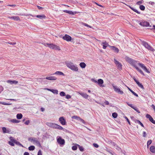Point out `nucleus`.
Returning a JSON list of instances; mask_svg holds the SVG:
<instances>
[{
    "mask_svg": "<svg viewBox=\"0 0 155 155\" xmlns=\"http://www.w3.org/2000/svg\"><path fill=\"white\" fill-rule=\"evenodd\" d=\"M125 59L127 62L134 66L135 68L136 67H137V64L139 65V64L140 63L137 61L134 60L127 56L125 57Z\"/></svg>",
    "mask_w": 155,
    "mask_h": 155,
    "instance_id": "obj_1",
    "label": "nucleus"
},
{
    "mask_svg": "<svg viewBox=\"0 0 155 155\" xmlns=\"http://www.w3.org/2000/svg\"><path fill=\"white\" fill-rule=\"evenodd\" d=\"M66 64L67 67L72 70L75 71H78V68L76 64L71 62H67Z\"/></svg>",
    "mask_w": 155,
    "mask_h": 155,
    "instance_id": "obj_2",
    "label": "nucleus"
},
{
    "mask_svg": "<svg viewBox=\"0 0 155 155\" xmlns=\"http://www.w3.org/2000/svg\"><path fill=\"white\" fill-rule=\"evenodd\" d=\"M46 125L48 127L54 128V129H58L59 130H64V129L63 127L55 123L48 122L46 124Z\"/></svg>",
    "mask_w": 155,
    "mask_h": 155,
    "instance_id": "obj_3",
    "label": "nucleus"
},
{
    "mask_svg": "<svg viewBox=\"0 0 155 155\" xmlns=\"http://www.w3.org/2000/svg\"><path fill=\"white\" fill-rule=\"evenodd\" d=\"M143 45L147 49L149 50H150L152 51H154L155 50L151 46L149 45L148 43L144 41H143L142 42Z\"/></svg>",
    "mask_w": 155,
    "mask_h": 155,
    "instance_id": "obj_4",
    "label": "nucleus"
},
{
    "mask_svg": "<svg viewBox=\"0 0 155 155\" xmlns=\"http://www.w3.org/2000/svg\"><path fill=\"white\" fill-rule=\"evenodd\" d=\"M47 45L49 48L53 49H55L58 50H61L60 47L59 46L55 45L52 44H49V43H47Z\"/></svg>",
    "mask_w": 155,
    "mask_h": 155,
    "instance_id": "obj_5",
    "label": "nucleus"
},
{
    "mask_svg": "<svg viewBox=\"0 0 155 155\" xmlns=\"http://www.w3.org/2000/svg\"><path fill=\"white\" fill-rule=\"evenodd\" d=\"M57 142L58 143L62 145H64L65 143V141L64 139H62L60 137L58 136L57 137Z\"/></svg>",
    "mask_w": 155,
    "mask_h": 155,
    "instance_id": "obj_6",
    "label": "nucleus"
},
{
    "mask_svg": "<svg viewBox=\"0 0 155 155\" xmlns=\"http://www.w3.org/2000/svg\"><path fill=\"white\" fill-rule=\"evenodd\" d=\"M28 140L31 142H33V143H35L39 146H41L40 142L35 137H30L28 138Z\"/></svg>",
    "mask_w": 155,
    "mask_h": 155,
    "instance_id": "obj_7",
    "label": "nucleus"
},
{
    "mask_svg": "<svg viewBox=\"0 0 155 155\" xmlns=\"http://www.w3.org/2000/svg\"><path fill=\"white\" fill-rule=\"evenodd\" d=\"M112 86L114 91L116 92L121 94H123V91H121L120 88H117V87L114 85L113 84L112 85Z\"/></svg>",
    "mask_w": 155,
    "mask_h": 155,
    "instance_id": "obj_8",
    "label": "nucleus"
},
{
    "mask_svg": "<svg viewBox=\"0 0 155 155\" xmlns=\"http://www.w3.org/2000/svg\"><path fill=\"white\" fill-rule=\"evenodd\" d=\"M139 24L143 27H151V26L150 25L149 23L146 21H144L141 22H140L139 23Z\"/></svg>",
    "mask_w": 155,
    "mask_h": 155,
    "instance_id": "obj_9",
    "label": "nucleus"
},
{
    "mask_svg": "<svg viewBox=\"0 0 155 155\" xmlns=\"http://www.w3.org/2000/svg\"><path fill=\"white\" fill-rule=\"evenodd\" d=\"M59 121L62 125H65L66 124V121L63 117H61L59 118Z\"/></svg>",
    "mask_w": 155,
    "mask_h": 155,
    "instance_id": "obj_10",
    "label": "nucleus"
},
{
    "mask_svg": "<svg viewBox=\"0 0 155 155\" xmlns=\"http://www.w3.org/2000/svg\"><path fill=\"white\" fill-rule=\"evenodd\" d=\"M72 118L73 119L77 120H80L83 124L85 123L83 119H81L80 117H78L77 116H72Z\"/></svg>",
    "mask_w": 155,
    "mask_h": 155,
    "instance_id": "obj_11",
    "label": "nucleus"
},
{
    "mask_svg": "<svg viewBox=\"0 0 155 155\" xmlns=\"http://www.w3.org/2000/svg\"><path fill=\"white\" fill-rule=\"evenodd\" d=\"M63 39L67 41H70L71 40V37L69 35L66 34L63 37Z\"/></svg>",
    "mask_w": 155,
    "mask_h": 155,
    "instance_id": "obj_12",
    "label": "nucleus"
},
{
    "mask_svg": "<svg viewBox=\"0 0 155 155\" xmlns=\"http://www.w3.org/2000/svg\"><path fill=\"white\" fill-rule=\"evenodd\" d=\"M114 63L118 68L120 69H121L122 65L119 62L117 61L115 58L114 59Z\"/></svg>",
    "mask_w": 155,
    "mask_h": 155,
    "instance_id": "obj_13",
    "label": "nucleus"
},
{
    "mask_svg": "<svg viewBox=\"0 0 155 155\" xmlns=\"http://www.w3.org/2000/svg\"><path fill=\"white\" fill-rule=\"evenodd\" d=\"M139 66L144 71H145L146 72L149 73L150 71L147 69V68L144 66V65L141 63L139 64Z\"/></svg>",
    "mask_w": 155,
    "mask_h": 155,
    "instance_id": "obj_14",
    "label": "nucleus"
},
{
    "mask_svg": "<svg viewBox=\"0 0 155 155\" xmlns=\"http://www.w3.org/2000/svg\"><path fill=\"white\" fill-rule=\"evenodd\" d=\"M101 45L103 46V48L104 49H106L107 47L109 46L110 47V46H111L109 45L108 43L106 41L102 42Z\"/></svg>",
    "mask_w": 155,
    "mask_h": 155,
    "instance_id": "obj_15",
    "label": "nucleus"
},
{
    "mask_svg": "<svg viewBox=\"0 0 155 155\" xmlns=\"http://www.w3.org/2000/svg\"><path fill=\"white\" fill-rule=\"evenodd\" d=\"M8 18L11 19H13L15 21H19L20 20L19 17L18 16H12L11 17L8 16Z\"/></svg>",
    "mask_w": 155,
    "mask_h": 155,
    "instance_id": "obj_16",
    "label": "nucleus"
},
{
    "mask_svg": "<svg viewBox=\"0 0 155 155\" xmlns=\"http://www.w3.org/2000/svg\"><path fill=\"white\" fill-rule=\"evenodd\" d=\"M79 94L83 97L87 99L88 98L89 95L86 93L83 92H79Z\"/></svg>",
    "mask_w": 155,
    "mask_h": 155,
    "instance_id": "obj_17",
    "label": "nucleus"
},
{
    "mask_svg": "<svg viewBox=\"0 0 155 155\" xmlns=\"http://www.w3.org/2000/svg\"><path fill=\"white\" fill-rule=\"evenodd\" d=\"M110 48L112 50L114 51L115 52L118 53L119 51V50L117 48L113 46H111Z\"/></svg>",
    "mask_w": 155,
    "mask_h": 155,
    "instance_id": "obj_18",
    "label": "nucleus"
},
{
    "mask_svg": "<svg viewBox=\"0 0 155 155\" xmlns=\"http://www.w3.org/2000/svg\"><path fill=\"white\" fill-rule=\"evenodd\" d=\"M45 78L50 80H55L57 79L54 76L47 77Z\"/></svg>",
    "mask_w": 155,
    "mask_h": 155,
    "instance_id": "obj_19",
    "label": "nucleus"
},
{
    "mask_svg": "<svg viewBox=\"0 0 155 155\" xmlns=\"http://www.w3.org/2000/svg\"><path fill=\"white\" fill-rule=\"evenodd\" d=\"M63 12H64L65 13H68L69 14L72 15H74V14L76 13V12H75L74 13L73 12H72L71 11H68L67 10H64L63 11Z\"/></svg>",
    "mask_w": 155,
    "mask_h": 155,
    "instance_id": "obj_20",
    "label": "nucleus"
},
{
    "mask_svg": "<svg viewBox=\"0 0 155 155\" xmlns=\"http://www.w3.org/2000/svg\"><path fill=\"white\" fill-rule=\"evenodd\" d=\"M150 151L153 153H155V146H152L150 147Z\"/></svg>",
    "mask_w": 155,
    "mask_h": 155,
    "instance_id": "obj_21",
    "label": "nucleus"
},
{
    "mask_svg": "<svg viewBox=\"0 0 155 155\" xmlns=\"http://www.w3.org/2000/svg\"><path fill=\"white\" fill-rule=\"evenodd\" d=\"M10 122L13 123H18L20 122V121L17 120L16 119H13L9 120Z\"/></svg>",
    "mask_w": 155,
    "mask_h": 155,
    "instance_id": "obj_22",
    "label": "nucleus"
},
{
    "mask_svg": "<svg viewBox=\"0 0 155 155\" xmlns=\"http://www.w3.org/2000/svg\"><path fill=\"white\" fill-rule=\"evenodd\" d=\"M36 17L41 19H45L46 18V16L44 15H36Z\"/></svg>",
    "mask_w": 155,
    "mask_h": 155,
    "instance_id": "obj_23",
    "label": "nucleus"
},
{
    "mask_svg": "<svg viewBox=\"0 0 155 155\" xmlns=\"http://www.w3.org/2000/svg\"><path fill=\"white\" fill-rule=\"evenodd\" d=\"M53 74V75L57 74V75H64V74L62 72H61L60 71H57L55 73H54Z\"/></svg>",
    "mask_w": 155,
    "mask_h": 155,
    "instance_id": "obj_24",
    "label": "nucleus"
},
{
    "mask_svg": "<svg viewBox=\"0 0 155 155\" xmlns=\"http://www.w3.org/2000/svg\"><path fill=\"white\" fill-rule=\"evenodd\" d=\"M97 83L99 85L102 84L104 83L103 80L102 79H99L98 80V81H97Z\"/></svg>",
    "mask_w": 155,
    "mask_h": 155,
    "instance_id": "obj_25",
    "label": "nucleus"
},
{
    "mask_svg": "<svg viewBox=\"0 0 155 155\" xmlns=\"http://www.w3.org/2000/svg\"><path fill=\"white\" fill-rule=\"evenodd\" d=\"M79 65L82 68H84L86 66V64L84 62L81 63Z\"/></svg>",
    "mask_w": 155,
    "mask_h": 155,
    "instance_id": "obj_26",
    "label": "nucleus"
},
{
    "mask_svg": "<svg viewBox=\"0 0 155 155\" xmlns=\"http://www.w3.org/2000/svg\"><path fill=\"white\" fill-rule=\"evenodd\" d=\"M2 130L3 133H8L9 131L8 130H7L6 128L5 127H3L2 128Z\"/></svg>",
    "mask_w": 155,
    "mask_h": 155,
    "instance_id": "obj_27",
    "label": "nucleus"
},
{
    "mask_svg": "<svg viewBox=\"0 0 155 155\" xmlns=\"http://www.w3.org/2000/svg\"><path fill=\"white\" fill-rule=\"evenodd\" d=\"M136 69L142 75L144 76V74L143 72V71L138 67H136Z\"/></svg>",
    "mask_w": 155,
    "mask_h": 155,
    "instance_id": "obj_28",
    "label": "nucleus"
},
{
    "mask_svg": "<svg viewBox=\"0 0 155 155\" xmlns=\"http://www.w3.org/2000/svg\"><path fill=\"white\" fill-rule=\"evenodd\" d=\"M22 117V115L21 114H17L16 115L17 118L18 119H20Z\"/></svg>",
    "mask_w": 155,
    "mask_h": 155,
    "instance_id": "obj_29",
    "label": "nucleus"
},
{
    "mask_svg": "<svg viewBox=\"0 0 155 155\" xmlns=\"http://www.w3.org/2000/svg\"><path fill=\"white\" fill-rule=\"evenodd\" d=\"M146 117L147 118L149 119L150 121L153 118L150 114H146Z\"/></svg>",
    "mask_w": 155,
    "mask_h": 155,
    "instance_id": "obj_30",
    "label": "nucleus"
},
{
    "mask_svg": "<svg viewBox=\"0 0 155 155\" xmlns=\"http://www.w3.org/2000/svg\"><path fill=\"white\" fill-rule=\"evenodd\" d=\"M108 143L113 146H115L116 143L112 141L111 140H109L108 141Z\"/></svg>",
    "mask_w": 155,
    "mask_h": 155,
    "instance_id": "obj_31",
    "label": "nucleus"
},
{
    "mask_svg": "<svg viewBox=\"0 0 155 155\" xmlns=\"http://www.w3.org/2000/svg\"><path fill=\"white\" fill-rule=\"evenodd\" d=\"M135 122L140 124L142 127H144L143 125L140 120H136L135 121Z\"/></svg>",
    "mask_w": 155,
    "mask_h": 155,
    "instance_id": "obj_32",
    "label": "nucleus"
},
{
    "mask_svg": "<svg viewBox=\"0 0 155 155\" xmlns=\"http://www.w3.org/2000/svg\"><path fill=\"white\" fill-rule=\"evenodd\" d=\"M35 149V147L34 146H31L28 147V150H33Z\"/></svg>",
    "mask_w": 155,
    "mask_h": 155,
    "instance_id": "obj_33",
    "label": "nucleus"
},
{
    "mask_svg": "<svg viewBox=\"0 0 155 155\" xmlns=\"http://www.w3.org/2000/svg\"><path fill=\"white\" fill-rule=\"evenodd\" d=\"M51 92L54 94H58V91L57 90L52 89Z\"/></svg>",
    "mask_w": 155,
    "mask_h": 155,
    "instance_id": "obj_34",
    "label": "nucleus"
},
{
    "mask_svg": "<svg viewBox=\"0 0 155 155\" xmlns=\"http://www.w3.org/2000/svg\"><path fill=\"white\" fill-rule=\"evenodd\" d=\"M112 116L113 117L115 118H117V113L115 112L113 113L112 114Z\"/></svg>",
    "mask_w": 155,
    "mask_h": 155,
    "instance_id": "obj_35",
    "label": "nucleus"
},
{
    "mask_svg": "<svg viewBox=\"0 0 155 155\" xmlns=\"http://www.w3.org/2000/svg\"><path fill=\"white\" fill-rule=\"evenodd\" d=\"M130 8L132 9V10L133 11H134V12L139 14H140V12H139V11H138L137 9H135V8H132V7H130Z\"/></svg>",
    "mask_w": 155,
    "mask_h": 155,
    "instance_id": "obj_36",
    "label": "nucleus"
},
{
    "mask_svg": "<svg viewBox=\"0 0 155 155\" xmlns=\"http://www.w3.org/2000/svg\"><path fill=\"white\" fill-rule=\"evenodd\" d=\"M77 145L78 146V147L79 150L81 151H83L84 150V149L81 146H80L79 145H78V144H77Z\"/></svg>",
    "mask_w": 155,
    "mask_h": 155,
    "instance_id": "obj_37",
    "label": "nucleus"
},
{
    "mask_svg": "<svg viewBox=\"0 0 155 155\" xmlns=\"http://www.w3.org/2000/svg\"><path fill=\"white\" fill-rule=\"evenodd\" d=\"M0 104H3V105H10L11 104L5 103V102H0Z\"/></svg>",
    "mask_w": 155,
    "mask_h": 155,
    "instance_id": "obj_38",
    "label": "nucleus"
},
{
    "mask_svg": "<svg viewBox=\"0 0 155 155\" xmlns=\"http://www.w3.org/2000/svg\"><path fill=\"white\" fill-rule=\"evenodd\" d=\"M140 8L141 10L143 11L145 9V7L143 5H140Z\"/></svg>",
    "mask_w": 155,
    "mask_h": 155,
    "instance_id": "obj_39",
    "label": "nucleus"
},
{
    "mask_svg": "<svg viewBox=\"0 0 155 155\" xmlns=\"http://www.w3.org/2000/svg\"><path fill=\"white\" fill-rule=\"evenodd\" d=\"M114 146L117 150L120 151L121 150V149L116 144H115V146Z\"/></svg>",
    "mask_w": 155,
    "mask_h": 155,
    "instance_id": "obj_40",
    "label": "nucleus"
},
{
    "mask_svg": "<svg viewBox=\"0 0 155 155\" xmlns=\"http://www.w3.org/2000/svg\"><path fill=\"white\" fill-rule=\"evenodd\" d=\"M77 145H74L72 147V149L73 150H76L77 149Z\"/></svg>",
    "mask_w": 155,
    "mask_h": 155,
    "instance_id": "obj_41",
    "label": "nucleus"
},
{
    "mask_svg": "<svg viewBox=\"0 0 155 155\" xmlns=\"http://www.w3.org/2000/svg\"><path fill=\"white\" fill-rule=\"evenodd\" d=\"M81 24L85 26H87L88 27H89V28H91V27L88 25V24H87L86 23H83V22H82L81 23Z\"/></svg>",
    "mask_w": 155,
    "mask_h": 155,
    "instance_id": "obj_42",
    "label": "nucleus"
},
{
    "mask_svg": "<svg viewBox=\"0 0 155 155\" xmlns=\"http://www.w3.org/2000/svg\"><path fill=\"white\" fill-rule=\"evenodd\" d=\"M10 140L11 142H14V143H15V142L16 141V140H15V139H13L12 137H10Z\"/></svg>",
    "mask_w": 155,
    "mask_h": 155,
    "instance_id": "obj_43",
    "label": "nucleus"
},
{
    "mask_svg": "<svg viewBox=\"0 0 155 155\" xmlns=\"http://www.w3.org/2000/svg\"><path fill=\"white\" fill-rule=\"evenodd\" d=\"M60 95L62 97L64 96L65 95V94L64 92L61 91L60 93Z\"/></svg>",
    "mask_w": 155,
    "mask_h": 155,
    "instance_id": "obj_44",
    "label": "nucleus"
},
{
    "mask_svg": "<svg viewBox=\"0 0 155 155\" xmlns=\"http://www.w3.org/2000/svg\"><path fill=\"white\" fill-rule=\"evenodd\" d=\"M15 143L17 145H19L20 146L23 147V146L19 142L17 141L16 140L15 142Z\"/></svg>",
    "mask_w": 155,
    "mask_h": 155,
    "instance_id": "obj_45",
    "label": "nucleus"
},
{
    "mask_svg": "<svg viewBox=\"0 0 155 155\" xmlns=\"http://www.w3.org/2000/svg\"><path fill=\"white\" fill-rule=\"evenodd\" d=\"M143 2V0H141L140 1H138L137 2V4L138 5H140V4H142Z\"/></svg>",
    "mask_w": 155,
    "mask_h": 155,
    "instance_id": "obj_46",
    "label": "nucleus"
},
{
    "mask_svg": "<svg viewBox=\"0 0 155 155\" xmlns=\"http://www.w3.org/2000/svg\"><path fill=\"white\" fill-rule=\"evenodd\" d=\"M152 142V140H150L148 141L147 142V146H149L150 144H151Z\"/></svg>",
    "mask_w": 155,
    "mask_h": 155,
    "instance_id": "obj_47",
    "label": "nucleus"
},
{
    "mask_svg": "<svg viewBox=\"0 0 155 155\" xmlns=\"http://www.w3.org/2000/svg\"><path fill=\"white\" fill-rule=\"evenodd\" d=\"M133 109L134 110L136 111H137L138 113H140V111L137 108V107H134V108H133Z\"/></svg>",
    "mask_w": 155,
    "mask_h": 155,
    "instance_id": "obj_48",
    "label": "nucleus"
},
{
    "mask_svg": "<svg viewBox=\"0 0 155 155\" xmlns=\"http://www.w3.org/2000/svg\"><path fill=\"white\" fill-rule=\"evenodd\" d=\"M127 104L128 105V106L132 108H134V106H133L132 104H130L128 102H126Z\"/></svg>",
    "mask_w": 155,
    "mask_h": 155,
    "instance_id": "obj_49",
    "label": "nucleus"
},
{
    "mask_svg": "<svg viewBox=\"0 0 155 155\" xmlns=\"http://www.w3.org/2000/svg\"><path fill=\"white\" fill-rule=\"evenodd\" d=\"M14 143L11 141H9L8 143L9 145L12 146H14Z\"/></svg>",
    "mask_w": 155,
    "mask_h": 155,
    "instance_id": "obj_50",
    "label": "nucleus"
},
{
    "mask_svg": "<svg viewBox=\"0 0 155 155\" xmlns=\"http://www.w3.org/2000/svg\"><path fill=\"white\" fill-rule=\"evenodd\" d=\"M71 96L69 94H67L66 95V98L67 99H69L71 98Z\"/></svg>",
    "mask_w": 155,
    "mask_h": 155,
    "instance_id": "obj_51",
    "label": "nucleus"
},
{
    "mask_svg": "<svg viewBox=\"0 0 155 155\" xmlns=\"http://www.w3.org/2000/svg\"><path fill=\"white\" fill-rule=\"evenodd\" d=\"M93 145L96 148H98L99 147V145L97 143H94Z\"/></svg>",
    "mask_w": 155,
    "mask_h": 155,
    "instance_id": "obj_52",
    "label": "nucleus"
},
{
    "mask_svg": "<svg viewBox=\"0 0 155 155\" xmlns=\"http://www.w3.org/2000/svg\"><path fill=\"white\" fill-rule=\"evenodd\" d=\"M30 121L29 120H27L25 122V124L27 125H28Z\"/></svg>",
    "mask_w": 155,
    "mask_h": 155,
    "instance_id": "obj_53",
    "label": "nucleus"
},
{
    "mask_svg": "<svg viewBox=\"0 0 155 155\" xmlns=\"http://www.w3.org/2000/svg\"><path fill=\"white\" fill-rule=\"evenodd\" d=\"M139 87H140L142 89H143V86L142 84L140 83V84L138 85Z\"/></svg>",
    "mask_w": 155,
    "mask_h": 155,
    "instance_id": "obj_54",
    "label": "nucleus"
},
{
    "mask_svg": "<svg viewBox=\"0 0 155 155\" xmlns=\"http://www.w3.org/2000/svg\"><path fill=\"white\" fill-rule=\"evenodd\" d=\"M7 82L8 83L10 84H13V81L8 80V81H7Z\"/></svg>",
    "mask_w": 155,
    "mask_h": 155,
    "instance_id": "obj_55",
    "label": "nucleus"
},
{
    "mask_svg": "<svg viewBox=\"0 0 155 155\" xmlns=\"http://www.w3.org/2000/svg\"><path fill=\"white\" fill-rule=\"evenodd\" d=\"M125 118L126 119V120L127 121V122H128V124L130 125V121L129 120V119H128V118L126 117H125Z\"/></svg>",
    "mask_w": 155,
    "mask_h": 155,
    "instance_id": "obj_56",
    "label": "nucleus"
},
{
    "mask_svg": "<svg viewBox=\"0 0 155 155\" xmlns=\"http://www.w3.org/2000/svg\"><path fill=\"white\" fill-rule=\"evenodd\" d=\"M37 155H42L41 151V150H39L38 151Z\"/></svg>",
    "mask_w": 155,
    "mask_h": 155,
    "instance_id": "obj_57",
    "label": "nucleus"
},
{
    "mask_svg": "<svg viewBox=\"0 0 155 155\" xmlns=\"http://www.w3.org/2000/svg\"><path fill=\"white\" fill-rule=\"evenodd\" d=\"M132 93L134 95H135V96H136V97H138V94H136V93H135V92H134V91H133V92H132Z\"/></svg>",
    "mask_w": 155,
    "mask_h": 155,
    "instance_id": "obj_58",
    "label": "nucleus"
},
{
    "mask_svg": "<svg viewBox=\"0 0 155 155\" xmlns=\"http://www.w3.org/2000/svg\"><path fill=\"white\" fill-rule=\"evenodd\" d=\"M91 81L94 82H95L96 83H97V81L96 80H95L94 79L92 78L91 79Z\"/></svg>",
    "mask_w": 155,
    "mask_h": 155,
    "instance_id": "obj_59",
    "label": "nucleus"
},
{
    "mask_svg": "<svg viewBox=\"0 0 155 155\" xmlns=\"http://www.w3.org/2000/svg\"><path fill=\"white\" fill-rule=\"evenodd\" d=\"M8 43L10 45H14L16 44L15 42H8Z\"/></svg>",
    "mask_w": 155,
    "mask_h": 155,
    "instance_id": "obj_60",
    "label": "nucleus"
},
{
    "mask_svg": "<svg viewBox=\"0 0 155 155\" xmlns=\"http://www.w3.org/2000/svg\"><path fill=\"white\" fill-rule=\"evenodd\" d=\"M104 103L105 104L107 105H108L109 104V102L107 101H106L104 102Z\"/></svg>",
    "mask_w": 155,
    "mask_h": 155,
    "instance_id": "obj_61",
    "label": "nucleus"
},
{
    "mask_svg": "<svg viewBox=\"0 0 155 155\" xmlns=\"http://www.w3.org/2000/svg\"><path fill=\"white\" fill-rule=\"evenodd\" d=\"M150 122H151L153 124H155V120H154L153 119L150 121Z\"/></svg>",
    "mask_w": 155,
    "mask_h": 155,
    "instance_id": "obj_62",
    "label": "nucleus"
},
{
    "mask_svg": "<svg viewBox=\"0 0 155 155\" xmlns=\"http://www.w3.org/2000/svg\"><path fill=\"white\" fill-rule=\"evenodd\" d=\"M151 107L153 109L155 112V106L153 104H152L151 105Z\"/></svg>",
    "mask_w": 155,
    "mask_h": 155,
    "instance_id": "obj_63",
    "label": "nucleus"
},
{
    "mask_svg": "<svg viewBox=\"0 0 155 155\" xmlns=\"http://www.w3.org/2000/svg\"><path fill=\"white\" fill-rule=\"evenodd\" d=\"M24 155H29V154L28 152H25L24 153Z\"/></svg>",
    "mask_w": 155,
    "mask_h": 155,
    "instance_id": "obj_64",
    "label": "nucleus"
}]
</instances>
